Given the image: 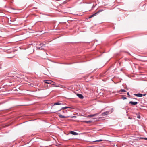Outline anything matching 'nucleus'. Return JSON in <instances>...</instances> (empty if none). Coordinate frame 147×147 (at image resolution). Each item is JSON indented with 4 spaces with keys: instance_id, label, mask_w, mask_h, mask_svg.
Segmentation results:
<instances>
[{
    "instance_id": "obj_23",
    "label": "nucleus",
    "mask_w": 147,
    "mask_h": 147,
    "mask_svg": "<svg viewBox=\"0 0 147 147\" xmlns=\"http://www.w3.org/2000/svg\"><path fill=\"white\" fill-rule=\"evenodd\" d=\"M63 112H64V111H63Z\"/></svg>"
},
{
    "instance_id": "obj_16",
    "label": "nucleus",
    "mask_w": 147,
    "mask_h": 147,
    "mask_svg": "<svg viewBox=\"0 0 147 147\" xmlns=\"http://www.w3.org/2000/svg\"><path fill=\"white\" fill-rule=\"evenodd\" d=\"M122 98L124 100L125 99H126L127 98L126 97H122Z\"/></svg>"
},
{
    "instance_id": "obj_8",
    "label": "nucleus",
    "mask_w": 147,
    "mask_h": 147,
    "mask_svg": "<svg viewBox=\"0 0 147 147\" xmlns=\"http://www.w3.org/2000/svg\"><path fill=\"white\" fill-rule=\"evenodd\" d=\"M70 133H71V134H72L73 135H77L78 134V133H77L73 131H71L70 132Z\"/></svg>"
},
{
    "instance_id": "obj_22",
    "label": "nucleus",
    "mask_w": 147,
    "mask_h": 147,
    "mask_svg": "<svg viewBox=\"0 0 147 147\" xmlns=\"http://www.w3.org/2000/svg\"><path fill=\"white\" fill-rule=\"evenodd\" d=\"M40 45H42V44H41Z\"/></svg>"
},
{
    "instance_id": "obj_9",
    "label": "nucleus",
    "mask_w": 147,
    "mask_h": 147,
    "mask_svg": "<svg viewBox=\"0 0 147 147\" xmlns=\"http://www.w3.org/2000/svg\"><path fill=\"white\" fill-rule=\"evenodd\" d=\"M61 104H62V102H58L54 103L53 105H60Z\"/></svg>"
},
{
    "instance_id": "obj_4",
    "label": "nucleus",
    "mask_w": 147,
    "mask_h": 147,
    "mask_svg": "<svg viewBox=\"0 0 147 147\" xmlns=\"http://www.w3.org/2000/svg\"><path fill=\"white\" fill-rule=\"evenodd\" d=\"M99 113H96L90 115H88V117H95L97 116L98 114H99Z\"/></svg>"
},
{
    "instance_id": "obj_18",
    "label": "nucleus",
    "mask_w": 147,
    "mask_h": 147,
    "mask_svg": "<svg viewBox=\"0 0 147 147\" xmlns=\"http://www.w3.org/2000/svg\"><path fill=\"white\" fill-rule=\"evenodd\" d=\"M137 117L139 119V118H140V115H139L137 116Z\"/></svg>"
},
{
    "instance_id": "obj_12",
    "label": "nucleus",
    "mask_w": 147,
    "mask_h": 147,
    "mask_svg": "<svg viewBox=\"0 0 147 147\" xmlns=\"http://www.w3.org/2000/svg\"><path fill=\"white\" fill-rule=\"evenodd\" d=\"M36 48L37 49H40L41 50H42V49H43V48H42V46H41V47H38V46H37Z\"/></svg>"
},
{
    "instance_id": "obj_5",
    "label": "nucleus",
    "mask_w": 147,
    "mask_h": 147,
    "mask_svg": "<svg viewBox=\"0 0 147 147\" xmlns=\"http://www.w3.org/2000/svg\"><path fill=\"white\" fill-rule=\"evenodd\" d=\"M77 96L80 98L82 99L84 97L83 95L81 94H77Z\"/></svg>"
},
{
    "instance_id": "obj_20",
    "label": "nucleus",
    "mask_w": 147,
    "mask_h": 147,
    "mask_svg": "<svg viewBox=\"0 0 147 147\" xmlns=\"http://www.w3.org/2000/svg\"><path fill=\"white\" fill-rule=\"evenodd\" d=\"M101 11H99L97 12H98V13L100 12Z\"/></svg>"
},
{
    "instance_id": "obj_10",
    "label": "nucleus",
    "mask_w": 147,
    "mask_h": 147,
    "mask_svg": "<svg viewBox=\"0 0 147 147\" xmlns=\"http://www.w3.org/2000/svg\"><path fill=\"white\" fill-rule=\"evenodd\" d=\"M98 13V12H96V13L92 14V15H91L89 17V18H92V17L95 16Z\"/></svg>"
},
{
    "instance_id": "obj_7",
    "label": "nucleus",
    "mask_w": 147,
    "mask_h": 147,
    "mask_svg": "<svg viewBox=\"0 0 147 147\" xmlns=\"http://www.w3.org/2000/svg\"><path fill=\"white\" fill-rule=\"evenodd\" d=\"M67 108H71V107H62L61 108V109H60L58 111H60L61 110V109H66Z\"/></svg>"
},
{
    "instance_id": "obj_13",
    "label": "nucleus",
    "mask_w": 147,
    "mask_h": 147,
    "mask_svg": "<svg viewBox=\"0 0 147 147\" xmlns=\"http://www.w3.org/2000/svg\"><path fill=\"white\" fill-rule=\"evenodd\" d=\"M92 122L91 121H84V122L87 123H90Z\"/></svg>"
},
{
    "instance_id": "obj_6",
    "label": "nucleus",
    "mask_w": 147,
    "mask_h": 147,
    "mask_svg": "<svg viewBox=\"0 0 147 147\" xmlns=\"http://www.w3.org/2000/svg\"><path fill=\"white\" fill-rule=\"evenodd\" d=\"M129 103L131 104L134 105H135L137 104L138 103V102H132V101H130L129 102Z\"/></svg>"
},
{
    "instance_id": "obj_17",
    "label": "nucleus",
    "mask_w": 147,
    "mask_h": 147,
    "mask_svg": "<svg viewBox=\"0 0 147 147\" xmlns=\"http://www.w3.org/2000/svg\"><path fill=\"white\" fill-rule=\"evenodd\" d=\"M141 138L144 139V140H147V138Z\"/></svg>"
},
{
    "instance_id": "obj_1",
    "label": "nucleus",
    "mask_w": 147,
    "mask_h": 147,
    "mask_svg": "<svg viewBox=\"0 0 147 147\" xmlns=\"http://www.w3.org/2000/svg\"><path fill=\"white\" fill-rule=\"evenodd\" d=\"M45 83L48 84H53V83H54V82L50 80H46L45 81Z\"/></svg>"
},
{
    "instance_id": "obj_14",
    "label": "nucleus",
    "mask_w": 147,
    "mask_h": 147,
    "mask_svg": "<svg viewBox=\"0 0 147 147\" xmlns=\"http://www.w3.org/2000/svg\"><path fill=\"white\" fill-rule=\"evenodd\" d=\"M119 92H126V91L124 89H121L119 91Z\"/></svg>"
},
{
    "instance_id": "obj_19",
    "label": "nucleus",
    "mask_w": 147,
    "mask_h": 147,
    "mask_svg": "<svg viewBox=\"0 0 147 147\" xmlns=\"http://www.w3.org/2000/svg\"><path fill=\"white\" fill-rule=\"evenodd\" d=\"M127 95H128L129 96H130V95H129V92H127Z\"/></svg>"
},
{
    "instance_id": "obj_11",
    "label": "nucleus",
    "mask_w": 147,
    "mask_h": 147,
    "mask_svg": "<svg viewBox=\"0 0 147 147\" xmlns=\"http://www.w3.org/2000/svg\"><path fill=\"white\" fill-rule=\"evenodd\" d=\"M59 117L60 118H64L67 117L63 116L62 115H59Z\"/></svg>"
},
{
    "instance_id": "obj_15",
    "label": "nucleus",
    "mask_w": 147,
    "mask_h": 147,
    "mask_svg": "<svg viewBox=\"0 0 147 147\" xmlns=\"http://www.w3.org/2000/svg\"><path fill=\"white\" fill-rule=\"evenodd\" d=\"M102 141V140H96V141H94V142H100V141Z\"/></svg>"
},
{
    "instance_id": "obj_2",
    "label": "nucleus",
    "mask_w": 147,
    "mask_h": 147,
    "mask_svg": "<svg viewBox=\"0 0 147 147\" xmlns=\"http://www.w3.org/2000/svg\"><path fill=\"white\" fill-rule=\"evenodd\" d=\"M134 95L137 97H142L143 96H144L146 95V94H135Z\"/></svg>"
},
{
    "instance_id": "obj_21",
    "label": "nucleus",
    "mask_w": 147,
    "mask_h": 147,
    "mask_svg": "<svg viewBox=\"0 0 147 147\" xmlns=\"http://www.w3.org/2000/svg\"><path fill=\"white\" fill-rule=\"evenodd\" d=\"M134 99H135L136 100V98H134Z\"/></svg>"
},
{
    "instance_id": "obj_24",
    "label": "nucleus",
    "mask_w": 147,
    "mask_h": 147,
    "mask_svg": "<svg viewBox=\"0 0 147 147\" xmlns=\"http://www.w3.org/2000/svg\"><path fill=\"white\" fill-rule=\"evenodd\" d=\"M75 117H75H74V116H73V117Z\"/></svg>"
},
{
    "instance_id": "obj_3",
    "label": "nucleus",
    "mask_w": 147,
    "mask_h": 147,
    "mask_svg": "<svg viewBox=\"0 0 147 147\" xmlns=\"http://www.w3.org/2000/svg\"><path fill=\"white\" fill-rule=\"evenodd\" d=\"M111 113L109 111H107L105 112L102 114V116H105L106 115H107L109 114L110 113Z\"/></svg>"
}]
</instances>
